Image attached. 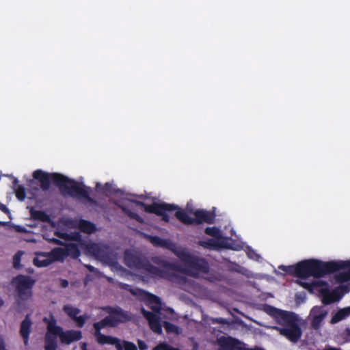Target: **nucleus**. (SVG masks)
Instances as JSON below:
<instances>
[{
	"instance_id": "obj_1",
	"label": "nucleus",
	"mask_w": 350,
	"mask_h": 350,
	"mask_svg": "<svg viewBox=\"0 0 350 350\" xmlns=\"http://www.w3.org/2000/svg\"><path fill=\"white\" fill-rule=\"evenodd\" d=\"M33 178L40 183L43 191L49 190L51 183L57 186L61 192L72 197L83 198L88 201H92L90 197V187L77 183L73 179L57 173H48L42 170H36L33 172Z\"/></svg>"
},
{
	"instance_id": "obj_2",
	"label": "nucleus",
	"mask_w": 350,
	"mask_h": 350,
	"mask_svg": "<svg viewBox=\"0 0 350 350\" xmlns=\"http://www.w3.org/2000/svg\"><path fill=\"white\" fill-rule=\"evenodd\" d=\"M271 310L273 311L271 314L279 325V326H275L274 329L290 342H297L302 336V330L299 325L297 316L293 312L282 310L273 307H271Z\"/></svg>"
},
{
	"instance_id": "obj_3",
	"label": "nucleus",
	"mask_w": 350,
	"mask_h": 350,
	"mask_svg": "<svg viewBox=\"0 0 350 350\" xmlns=\"http://www.w3.org/2000/svg\"><path fill=\"white\" fill-rule=\"evenodd\" d=\"M333 263H327L318 259H308L296 264V277L306 279L309 277L323 278L335 268Z\"/></svg>"
},
{
	"instance_id": "obj_4",
	"label": "nucleus",
	"mask_w": 350,
	"mask_h": 350,
	"mask_svg": "<svg viewBox=\"0 0 350 350\" xmlns=\"http://www.w3.org/2000/svg\"><path fill=\"white\" fill-rule=\"evenodd\" d=\"M124 260L129 267L142 269L153 278H167L169 277L167 271L152 265L145 257L126 251Z\"/></svg>"
},
{
	"instance_id": "obj_5",
	"label": "nucleus",
	"mask_w": 350,
	"mask_h": 350,
	"mask_svg": "<svg viewBox=\"0 0 350 350\" xmlns=\"http://www.w3.org/2000/svg\"><path fill=\"white\" fill-rule=\"evenodd\" d=\"M193 215L194 217H191L184 210H179L175 213V217L185 225H200L204 223L213 224L215 221V211L198 209L193 213Z\"/></svg>"
},
{
	"instance_id": "obj_6",
	"label": "nucleus",
	"mask_w": 350,
	"mask_h": 350,
	"mask_svg": "<svg viewBox=\"0 0 350 350\" xmlns=\"http://www.w3.org/2000/svg\"><path fill=\"white\" fill-rule=\"evenodd\" d=\"M103 310L109 314L99 322L109 327H117L120 323H126L131 319L130 313L120 307L105 306Z\"/></svg>"
},
{
	"instance_id": "obj_7",
	"label": "nucleus",
	"mask_w": 350,
	"mask_h": 350,
	"mask_svg": "<svg viewBox=\"0 0 350 350\" xmlns=\"http://www.w3.org/2000/svg\"><path fill=\"white\" fill-rule=\"evenodd\" d=\"M176 256L187 268L192 271L203 273H207L209 271V265L203 258L192 255L185 250L178 252Z\"/></svg>"
},
{
	"instance_id": "obj_8",
	"label": "nucleus",
	"mask_w": 350,
	"mask_h": 350,
	"mask_svg": "<svg viewBox=\"0 0 350 350\" xmlns=\"http://www.w3.org/2000/svg\"><path fill=\"white\" fill-rule=\"evenodd\" d=\"M135 202L137 205L143 208L145 212L161 216L162 220L165 222H169L170 221V216L167 213V211L181 210L177 205L173 204L154 202L151 204H146L141 201H135Z\"/></svg>"
},
{
	"instance_id": "obj_9",
	"label": "nucleus",
	"mask_w": 350,
	"mask_h": 350,
	"mask_svg": "<svg viewBox=\"0 0 350 350\" xmlns=\"http://www.w3.org/2000/svg\"><path fill=\"white\" fill-rule=\"evenodd\" d=\"M35 283L36 280L30 276L22 274L13 278L12 280L18 297L23 301L29 299L32 296V288Z\"/></svg>"
},
{
	"instance_id": "obj_10",
	"label": "nucleus",
	"mask_w": 350,
	"mask_h": 350,
	"mask_svg": "<svg viewBox=\"0 0 350 350\" xmlns=\"http://www.w3.org/2000/svg\"><path fill=\"white\" fill-rule=\"evenodd\" d=\"M94 329V336L96 338V342L100 345H114L117 350H123L122 346L120 343V340L118 338L106 336L101 333V329L105 327H109L107 325H104L100 322H96L93 324Z\"/></svg>"
},
{
	"instance_id": "obj_11",
	"label": "nucleus",
	"mask_w": 350,
	"mask_h": 350,
	"mask_svg": "<svg viewBox=\"0 0 350 350\" xmlns=\"http://www.w3.org/2000/svg\"><path fill=\"white\" fill-rule=\"evenodd\" d=\"M52 332L57 334L62 343L70 345L72 342L79 341L82 338V332L80 330H67L64 332L61 326L57 325V321L54 317V327Z\"/></svg>"
},
{
	"instance_id": "obj_12",
	"label": "nucleus",
	"mask_w": 350,
	"mask_h": 350,
	"mask_svg": "<svg viewBox=\"0 0 350 350\" xmlns=\"http://www.w3.org/2000/svg\"><path fill=\"white\" fill-rule=\"evenodd\" d=\"M43 322L46 324V334L44 339L45 350H56L57 348V334L52 332L54 327V315L50 313L49 318L44 317Z\"/></svg>"
},
{
	"instance_id": "obj_13",
	"label": "nucleus",
	"mask_w": 350,
	"mask_h": 350,
	"mask_svg": "<svg viewBox=\"0 0 350 350\" xmlns=\"http://www.w3.org/2000/svg\"><path fill=\"white\" fill-rule=\"evenodd\" d=\"M53 253L59 258V261H63L67 256L77 259L81 255L77 244L74 243L66 244L64 248L55 247V251Z\"/></svg>"
},
{
	"instance_id": "obj_14",
	"label": "nucleus",
	"mask_w": 350,
	"mask_h": 350,
	"mask_svg": "<svg viewBox=\"0 0 350 350\" xmlns=\"http://www.w3.org/2000/svg\"><path fill=\"white\" fill-rule=\"evenodd\" d=\"M327 263L334 264L335 268L331 271L327 272L328 274L335 273L341 269H347V271L339 273L336 275L337 282L344 283L350 281V261H327Z\"/></svg>"
},
{
	"instance_id": "obj_15",
	"label": "nucleus",
	"mask_w": 350,
	"mask_h": 350,
	"mask_svg": "<svg viewBox=\"0 0 350 350\" xmlns=\"http://www.w3.org/2000/svg\"><path fill=\"white\" fill-rule=\"evenodd\" d=\"M55 251V248H53L49 252H36V257L33 260V265L37 267H45L54 262L59 261V258H57L53 253Z\"/></svg>"
},
{
	"instance_id": "obj_16",
	"label": "nucleus",
	"mask_w": 350,
	"mask_h": 350,
	"mask_svg": "<svg viewBox=\"0 0 350 350\" xmlns=\"http://www.w3.org/2000/svg\"><path fill=\"white\" fill-rule=\"evenodd\" d=\"M152 261L154 264L163 267L164 269L163 270L168 273L169 277L167 278L166 279L170 280H173L174 278H178V275L175 273H170V271L180 272L183 271V269L179 265L175 263L170 262L169 261L166 260L165 259L160 256L152 257Z\"/></svg>"
},
{
	"instance_id": "obj_17",
	"label": "nucleus",
	"mask_w": 350,
	"mask_h": 350,
	"mask_svg": "<svg viewBox=\"0 0 350 350\" xmlns=\"http://www.w3.org/2000/svg\"><path fill=\"white\" fill-rule=\"evenodd\" d=\"M311 312L313 314L311 325L314 329H317L320 327L327 312L322 306H315L312 309Z\"/></svg>"
},
{
	"instance_id": "obj_18",
	"label": "nucleus",
	"mask_w": 350,
	"mask_h": 350,
	"mask_svg": "<svg viewBox=\"0 0 350 350\" xmlns=\"http://www.w3.org/2000/svg\"><path fill=\"white\" fill-rule=\"evenodd\" d=\"M32 322L29 316L27 315L22 321L20 326V334L23 338L25 346H28L29 335L31 332Z\"/></svg>"
},
{
	"instance_id": "obj_19",
	"label": "nucleus",
	"mask_w": 350,
	"mask_h": 350,
	"mask_svg": "<svg viewBox=\"0 0 350 350\" xmlns=\"http://www.w3.org/2000/svg\"><path fill=\"white\" fill-rule=\"evenodd\" d=\"M219 345L221 350H241L238 340L231 337L221 338L219 340Z\"/></svg>"
},
{
	"instance_id": "obj_20",
	"label": "nucleus",
	"mask_w": 350,
	"mask_h": 350,
	"mask_svg": "<svg viewBox=\"0 0 350 350\" xmlns=\"http://www.w3.org/2000/svg\"><path fill=\"white\" fill-rule=\"evenodd\" d=\"M350 316V306L339 309L332 317L330 323L336 324Z\"/></svg>"
},
{
	"instance_id": "obj_21",
	"label": "nucleus",
	"mask_w": 350,
	"mask_h": 350,
	"mask_svg": "<svg viewBox=\"0 0 350 350\" xmlns=\"http://www.w3.org/2000/svg\"><path fill=\"white\" fill-rule=\"evenodd\" d=\"M78 228L83 233H86L88 234H92L96 230V227L94 224L92 222L81 219L78 224Z\"/></svg>"
},
{
	"instance_id": "obj_22",
	"label": "nucleus",
	"mask_w": 350,
	"mask_h": 350,
	"mask_svg": "<svg viewBox=\"0 0 350 350\" xmlns=\"http://www.w3.org/2000/svg\"><path fill=\"white\" fill-rule=\"evenodd\" d=\"M29 213L31 218L33 220L42 222H49L51 220L50 216L44 211L36 210L33 207L31 208Z\"/></svg>"
},
{
	"instance_id": "obj_23",
	"label": "nucleus",
	"mask_w": 350,
	"mask_h": 350,
	"mask_svg": "<svg viewBox=\"0 0 350 350\" xmlns=\"http://www.w3.org/2000/svg\"><path fill=\"white\" fill-rule=\"evenodd\" d=\"M198 245L205 249L209 250H217L222 247L220 243L213 239L199 241L198 242Z\"/></svg>"
},
{
	"instance_id": "obj_24",
	"label": "nucleus",
	"mask_w": 350,
	"mask_h": 350,
	"mask_svg": "<svg viewBox=\"0 0 350 350\" xmlns=\"http://www.w3.org/2000/svg\"><path fill=\"white\" fill-rule=\"evenodd\" d=\"M148 239L150 241V242L156 247H167V241L163 239H161V237L158 236H148Z\"/></svg>"
},
{
	"instance_id": "obj_25",
	"label": "nucleus",
	"mask_w": 350,
	"mask_h": 350,
	"mask_svg": "<svg viewBox=\"0 0 350 350\" xmlns=\"http://www.w3.org/2000/svg\"><path fill=\"white\" fill-rule=\"evenodd\" d=\"M63 311L71 319H74L80 312L81 310L70 304L63 306Z\"/></svg>"
},
{
	"instance_id": "obj_26",
	"label": "nucleus",
	"mask_w": 350,
	"mask_h": 350,
	"mask_svg": "<svg viewBox=\"0 0 350 350\" xmlns=\"http://www.w3.org/2000/svg\"><path fill=\"white\" fill-rule=\"evenodd\" d=\"M206 234L213 237L217 239H219L222 237L221 232L217 227H206L204 230Z\"/></svg>"
},
{
	"instance_id": "obj_27",
	"label": "nucleus",
	"mask_w": 350,
	"mask_h": 350,
	"mask_svg": "<svg viewBox=\"0 0 350 350\" xmlns=\"http://www.w3.org/2000/svg\"><path fill=\"white\" fill-rule=\"evenodd\" d=\"M16 198L20 201H23L26 198L25 189L23 185H18L14 190Z\"/></svg>"
},
{
	"instance_id": "obj_28",
	"label": "nucleus",
	"mask_w": 350,
	"mask_h": 350,
	"mask_svg": "<svg viewBox=\"0 0 350 350\" xmlns=\"http://www.w3.org/2000/svg\"><path fill=\"white\" fill-rule=\"evenodd\" d=\"M278 269L286 274L296 276V265L289 266L280 265Z\"/></svg>"
},
{
	"instance_id": "obj_29",
	"label": "nucleus",
	"mask_w": 350,
	"mask_h": 350,
	"mask_svg": "<svg viewBox=\"0 0 350 350\" xmlns=\"http://www.w3.org/2000/svg\"><path fill=\"white\" fill-rule=\"evenodd\" d=\"M23 253L24 252L23 251L19 250L14 254L13 257V267L16 269H19L21 267V260Z\"/></svg>"
},
{
	"instance_id": "obj_30",
	"label": "nucleus",
	"mask_w": 350,
	"mask_h": 350,
	"mask_svg": "<svg viewBox=\"0 0 350 350\" xmlns=\"http://www.w3.org/2000/svg\"><path fill=\"white\" fill-rule=\"evenodd\" d=\"M150 329L155 333L161 334L162 332V327L159 321V319H157L149 323Z\"/></svg>"
},
{
	"instance_id": "obj_31",
	"label": "nucleus",
	"mask_w": 350,
	"mask_h": 350,
	"mask_svg": "<svg viewBox=\"0 0 350 350\" xmlns=\"http://www.w3.org/2000/svg\"><path fill=\"white\" fill-rule=\"evenodd\" d=\"M142 314L144 317L148 320V323L159 318L158 316L154 312L146 311L144 309L142 310Z\"/></svg>"
},
{
	"instance_id": "obj_32",
	"label": "nucleus",
	"mask_w": 350,
	"mask_h": 350,
	"mask_svg": "<svg viewBox=\"0 0 350 350\" xmlns=\"http://www.w3.org/2000/svg\"><path fill=\"white\" fill-rule=\"evenodd\" d=\"M153 350H180L178 348H174L165 342L158 344Z\"/></svg>"
},
{
	"instance_id": "obj_33",
	"label": "nucleus",
	"mask_w": 350,
	"mask_h": 350,
	"mask_svg": "<svg viewBox=\"0 0 350 350\" xmlns=\"http://www.w3.org/2000/svg\"><path fill=\"white\" fill-rule=\"evenodd\" d=\"M88 317L85 315L77 316L73 321L76 322L78 327H83Z\"/></svg>"
},
{
	"instance_id": "obj_34",
	"label": "nucleus",
	"mask_w": 350,
	"mask_h": 350,
	"mask_svg": "<svg viewBox=\"0 0 350 350\" xmlns=\"http://www.w3.org/2000/svg\"><path fill=\"white\" fill-rule=\"evenodd\" d=\"M102 191L106 196H109V195L113 193L112 192V185L109 183H106L102 188Z\"/></svg>"
},
{
	"instance_id": "obj_35",
	"label": "nucleus",
	"mask_w": 350,
	"mask_h": 350,
	"mask_svg": "<svg viewBox=\"0 0 350 350\" xmlns=\"http://www.w3.org/2000/svg\"><path fill=\"white\" fill-rule=\"evenodd\" d=\"M124 212H125L131 218L139 221L140 217L137 213H133L125 208H122Z\"/></svg>"
},
{
	"instance_id": "obj_36",
	"label": "nucleus",
	"mask_w": 350,
	"mask_h": 350,
	"mask_svg": "<svg viewBox=\"0 0 350 350\" xmlns=\"http://www.w3.org/2000/svg\"><path fill=\"white\" fill-rule=\"evenodd\" d=\"M124 350H137L136 345L129 341H124Z\"/></svg>"
},
{
	"instance_id": "obj_37",
	"label": "nucleus",
	"mask_w": 350,
	"mask_h": 350,
	"mask_svg": "<svg viewBox=\"0 0 350 350\" xmlns=\"http://www.w3.org/2000/svg\"><path fill=\"white\" fill-rule=\"evenodd\" d=\"M335 300L334 299L332 295L330 293H328L326 295H324L323 298V302L325 304H329L332 302H334Z\"/></svg>"
},
{
	"instance_id": "obj_38",
	"label": "nucleus",
	"mask_w": 350,
	"mask_h": 350,
	"mask_svg": "<svg viewBox=\"0 0 350 350\" xmlns=\"http://www.w3.org/2000/svg\"><path fill=\"white\" fill-rule=\"evenodd\" d=\"M150 308L154 312L159 313L161 310V302L152 304Z\"/></svg>"
},
{
	"instance_id": "obj_39",
	"label": "nucleus",
	"mask_w": 350,
	"mask_h": 350,
	"mask_svg": "<svg viewBox=\"0 0 350 350\" xmlns=\"http://www.w3.org/2000/svg\"><path fill=\"white\" fill-rule=\"evenodd\" d=\"M299 284L303 286L304 288L312 291L314 286L316 285L315 283H308L304 282H299Z\"/></svg>"
},
{
	"instance_id": "obj_40",
	"label": "nucleus",
	"mask_w": 350,
	"mask_h": 350,
	"mask_svg": "<svg viewBox=\"0 0 350 350\" xmlns=\"http://www.w3.org/2000/svg\"><path fill=\"white\" fill-rule=\"evenodd\" d=\"M90 250L94 254H96L98 256H101L100 255V250L98 245L94 244L90 247Z\"/></svg>"
},
{
	"instance_id": "obj_41",
	"label": "nucleus",
	"mask_w": 350,
	"mask_h": 350,
	"mask_svg": "<svg viewBox=\"0 0 350 350\" xmlns=\"http://www.w3.org/2000/svg\"><path fill=\"white\" fill-rule=\"evenodd\" d=\"M165 327L167 331L175 332L178 329L175 325L170 323H167Z\"/></svg>"
},
{
	"instance_id": "obj_42",
	"label": "nucleus",
	"mask_w": 350,
	"mask_h": 350,
	"mask_svg": "<svg viewBox=\"0 0 350 350\" xmlns=\"http://www.w3.org/2000/svg\"><path fill=\"white\" fill-rule=\"evenodd\" d=\"M149 301L151 304L161 302L160 298L154 295H150Z\"/></svg>"
},
{
	"instance_id": "obj_43",
	"label": "nucleus",
	"mask_w": 350,
	"mask_h": 350,
	"mask_svg": "<svg viewBox=\"0 0 350 350\" xmlns=\"http://www.w3.org/2000/svg\"><path fill=\"white\" fill-rule=\"evenodd\" d=\"M137 343H138V347H139V350H146L147 349L148 346L144 341L139 340Z\"/></svg>"
},
{
	"instance_id": "obj_44",
	"label": "nucleus",
	"mask_w": 350,
	"mask_h": 350,
	"mask_svg": "<svg viewBox=\"0 0 350 350\" xmlns=\"http://www.w3.org/2000/svg\"><path fill=\"white\" fill-rule=\"evenodd\" d=\"M0 210L5 214H10V211L8 209V208L5 204H3L1 202H0Z\"/></svg>"
},
{
	"instance_id": "obj_45",
	"label": "nucleus",
	"mask_w": 350,
	"mask_h": 350,
	"mask_svg": "<svg viewBox=\"0 0 350 350\" xmlns=\"http://www.w3.org/2000/svg\"><path fill=\"white\" fill-rule=\"evenodd\" d=\"M344 334L346 341H350V328H346Z\"/></svg>"
},
{
	"instance_id": "obj_46",
	"label": "nucleus",
	"mask_w": 350,
	"mask_h": 350,
	"mask_svg": "<svg viewBox=\"0 0 350 350\" xmlns=\"http://www.w3.org/2000/svg\"><path fill=\"white\" fill-rule=\"evenodd\" d=\"M68 281L65 279L61 280V286L63 288H66L68 286Z\"/></svg>"
},
{
	"instance_id": "obj_47",
	"label": "nucleus",
	"mask_w": 350,
	"mask_h": 350,
	"mask_svg": "<svg viewBox=\"0 0 350 350\" xmlns=\"http://www.w3.org/2000/svg\"><path fill=\"white\" fill-rule=\"evenodd\" d=\"M0 350H7L6 345L4 341L0 342Z\"/></svg>"
},
{
	"instance_id": "obj_48",
	"label": "nucleus",
	"mask_w": 350,
	"mask_h": 350,
	"mask_svg": "<svg viewBox=\"0 0 350 350\" xmlns=\"http://www.w3.org/2000/svg\"><path fill=\"white\" fill-rule=\"evenodd\" d=\"M324 350H341V349L338 347H326Z\"/></svg>"
},
{
	"instance_id": "obj_49",
	"label": "nucleus",
	"mask_w": 350,
	"mask_h": 350,
	"mask_svg": "<svg viewBox=\"0 0 350 350\" xmlns=\"http://www.w3.org/2000/svg\"><path fill=\"white\" fill-rule=\"evenodd\" d=\"M86 267L90 271H94V270H95V268L92 265H87Z\"/></svg>"
},
{
	"instance_id": "obj_50",
	"label": "nucleus",
	"mask_w": 350,
	"mask_h": 350,
	"mask_svg": "<svg viewBox=\"0 0 350 350\" xmlns=\"http://www.w3.org/2000/svg\"><path fill=\"white\" fill-rule=\"evenodd\" d=\"M53 241H54L55 243H56L57 244H62V242L60 240H59V239H55L53 240Z\"/></svg>"
},
{
	"instance_id": "obj_51",
	"label": "nucleus",
	"mask_w": 350,
	"mask_h": 350,
	"mask_svg": "<svg viewBox=\"0 0 350 350\" xmlns=\"http://www.w3.org/2000/svg\"><path fill=\"white\" fill-rule=\"evenodd\" d=\"M18 181L17 178H14V180H13V184H14V187L16 186V185L18 184Z\"/></svg>"
},
{
	"instance_id": "obj_52",
	"label": "nucleus",
	"mask_w": 350,
	"mask_h": 350,
	"mask_svg": "<svg viewBox=\"0 0 350 350\" xmlns=\"http://www.w3.org/2000/svg\"><path fill=\"white\" fill-rule=\"evenodd\" d=\"M216 321L218 322V323H223L224 322V319L220 318L219 319H217Z\"/></svg>"
},
{
	"instance_id": "obj_53",
	"label": "nucleus",
	"mask_w": 350,
	"mask_h": 350,
	"mask_svg": "<svg viewBox=\"0 0 350 350\" xmlns=\"http://www.w3.org/2000/svg\"><path fill=\"white\" fill-rule=\"evenodd\" d=\"M3 304V301L1 300H0V306H2Z\"/></svg>"
},
{
	"instance_id": "obj_54",
	"label": "nucleus",
	"mask_w": 350,
	"mask_h": 350,
	"mask_svg": "<svg viewBox=\"0 0 350 350\" xmlns=\"http://www.w3.org/2000/svg\"><path fill=\"white\" fill-rule=\"evenodd\" d=\"M99 186H100V184H97L96 188H98Z\"/></svg>"
},
{
	"instance_id": "obj_55",
	"label": "nucleus",
	"mask_w": 350,
	"mask_h": 350,
	"mask_svg": "<svg viewBox=\"0 0 350 350\" xmlns=\"http://www.w3.org/2000/svg\"><path fill=\"white\" fill-rule=\"evenodd\" d=\"M131 292L133 293V294H135V293L133 291H131Z\"/></svg>"
},
{
	"instance_id": "obj_56",
	"label": "nucleus",
	"mask_w": 350,
	"mask_h": 350,
	"mask_svg": "<svg viewBox=\"0 0 350 350\" xmlns=\"http://www.w3.org/2000/svg\"><path fill=\"white\" fill-rule=\"evenodd\" d=\"M2 341H3V340H1V341H0V342H2Z\"/></svg>"
}]
</instances>
